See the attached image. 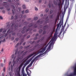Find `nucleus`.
<instances>
[{
	"label": "nucleus",
	"instance_id": "43",
	"mask_svg": "<svg viewBox=\"0 0 76 76\" xmlns=\"http://www.w3.org/2000/svg\"><path fill=\"white\" fill-rule=\"evenodd\" d=\"M15 41H18V40H19V38H16L15 39Z\"/></svg>",
	"mask_w": 76,
	"mask_h": 76
},
{
	"label": "nucleus",
	"instance_id": "7",
	"mask_svg": "<svg viewBox=\"0 0 76 76\" xmlns=\"http://www.w3.org/2000/svg\"><path fill=\"white\" fill-rule=\"evenodd\" d=\"M31 60H32L31 58L29 59V60H28L27 62L24 64V65L23 67V68H25L26 65H28V64L30 63V61H31Z\"/></svg>",
	"mask_w": 76,
	"mask_h": 76
},
{
	"label": "nucleus",
	"instance_id": "57",
	"mask_svg": "<svg viewBox=\"0 0 76 76\" xmlns=\"http://www.w3.org/2000/svg\"><path fill=\"white\" fill-rule=\"evenodd\" d=\"M24 12H25V11H24V10L22 11V12H21L22 14H24Z\"/></svg>",
	"mask_w": 76,
	"mask_h": 76
},
{
	"label": "nucleus",
	"instance_id": "14",
	"mask_svg": "<svg viewBox=\"0 0 76 76\" xmlns=\"http://www.w3.org/2000/svg\"><path fill=\"white\" fill-rule=\"evenodd\" d=\"M61 22H62V20H60L59 22V23L58 24H57L56 29H58V28H59V26H60V23H61Z\"/></svg>",
	"mask_w": 76,
	"mask_h": 76
},
{
	"label": "nucleus",
	"instance_id": "19",
	"mask_svg": "<svg viewBox=\"0 0 76 76\" xmlns=\"http://www.w3.org/2000/svg\"><path fill=\"white\" fill-rule=\"evenodd\" d=\"M22 73L23 76H27L26 74L24 72V71L23 70H22Z\"/></svg>",
	"mask_w": 76,
	"mask_h": 76
},
{
	"label": "nucleus",
	"instance_id": "63",
	"mask_svg": "<svg viewBox=\"0 0 76 76\" xmlns=\"http://www.w3.org/2000/svg\"><path fill=\"white\" fill-rule=\"evenodd\" d=\"M2 12L3 13H5V10H3L2 11Z\"/></svg>",
	"mask_w": 76,
	"mask_h": 76
},
{
	"label": "nucleus",
	"instance_id": "54",
	"mask_svg": "<svg viewBox=\"0 0 76 76\" xmlns=\"http://www.w3.org/2000/svg\"><path fill=\"white\" fill-rule=\"evenodd\" d=\"M30 35L26 37L27 39H28V38H30Z\"/></svg>",
	"mask_w": 76,
	"mask_h": 76
},
{
	"label": "nucleus",
	"instance_id": "36",
	"mask_svg": "<svg viewBox=\"0 0 76 76\" xmlns=\"http://www.w3.org/2000/svg\"><path fill=\"white\" fill-rule=\"evenodd\" d=\"M35 10H36V11H38V9L37 7H35Z\"/></svg>",
	"mask_w": 76,
	"mask_h": 76
},
{
	"label": "nucleus",
	"instance_id": "59",
	"mask_svg": "<svg viewBox=\"0 0 76 76\" xmlns=\"http://www.w3.org/2000/svg\"><path fill=\"white\" fill-rule=\"evenodd\" d=\"M3 9H4V7H0V9H1V10Z\"/></svg>",
	"mask_w": 76,
	"mask_h": 76
},
{
	"label": "nucleus",
	"instance_id": "64",
	"mask_svg": "<svg viewBox=\"0 0 76 76\" xmlns=\"http://www.w3.org/2000/svg\"><path fill=\"white\" fill-rule=\"evenodd\" d=\"M0 19H3V17L1 16H0Z\"/></svg>",
	"mask_w": 76,
	"mask_h": 76
},
{
	"label": "nucleus",
	"instance_id": "50",
	"mask_svg": "<svg viewBox=\"0 0 76 76\" xmlns=\"http://www.w3.org/2000/svg\"><path fill=\"white\" fill-rule=\"evenodd\" d=\"M26 59L24 60V61H26V60H28V58H26H26H25V59L26 58Z\"/></svg>",
	"mask_w": 76,
	"mask_h": 76
},
{
	"label": "nucleus",
	"instance_id": "40",
	"mask_svg": "<svg viewBox=\"0 0 76 76\" xmlns=\"http://www.w3.org/2000/svg\"><path fill=\"white\" fill-rule=\"evenodd\" d=\"M31 20V18H29L28 19H27V21H29Z\"/></svg>",
	"mask_w": 76,
	"mask_h": 76
},
{
	"label": "nucleus",
	"instance_id": "56",
	"mask_svg": "<svg viewBox=\"0 0 76 76\" xmlns=\"http://www.w3.org/2000/svg\"><path fill=\"white\" fill-rule=\"evenodd\" d=\"M19 11H20L21 10V8L20 7L18 8Z\"/></svg>",
	"mask_w": 76,
	"mask_h": 76
},
{
	"label": "nucleus",
	"instance_id": "46",
	"mask_svg": "<svg viewBox=\"0 0 76 76\" xmlns=\"http://www.w3.org/2000/svg\"><path fill=\"white\" fill-rule=\"evenodd\" d=\"M13 18H14L13 17V15H12L11 17V20H12V19H13Z\"/></svg>",
	"mask_w": 76,
	"mask_h": 76
},
{
	"label": "nucleus",
	"instance_id": "45",
	"mask_svg": "<svg viewBox=\"0 0 76 76\" xmlns=\"http://www.w3.org/2000/svg\"><path fill=\"white\" fill-rule=\"evenodd\" d=\"M19 45V43H17V45H16L15 46V47L16 48L17 47H18V46Z\"/></svg>",
	"mask_w": 76,
	"mask_h": 76
},
{
	"label": "nucleus",
	"instance_id": "41",
	"mask_svg": "<svg viewBox=\"0 0 76 76\" xmlns=\"http://www.w3.org/2000/svg\"><path fill=\"white\" fill-rule=\"evenodd\" d=\"M61 25H62V26H63V19H62V23H61Z\"/></svg>",
	"mask_w": 76,
	"mask_h": 76
},
{
	"label": "nucleus",
	"instance_id": "22",
	"mask_svg": "<svg viewBox=\"0 0 76 76\" xmlns=\"http://www.w3.org/2000/svg\"><path fill=\"white\" fill-rule=\"evenodd\" d=\"M29 23V22H27V21H25L23 23V24L24 25H28Z\"/></svg>",
	"mask_w": 76,
	"mask_h": 76
},
{
	"label": "nucleus",
	"instance_id": "44",
	"mask_svg": "<svg viewBox=\"0 0 76 76\" xmlns=\"http://www.w3.org/2000/svg\"><path fill=\"white\" fill-rule=\"evenodd\" d=\"M38 39V37H36L34 38V40H37Z\"/></svg>",
	"mask_w": 76,
	"mask_h": 76
},
{
	"label": "nucleus",
	"instance_id": "21",
	"mask_svg": "<svg viewBox=\"0 0 76 76\" xmlns=\"http://www.w3.org/2000/svg\"><path fill=\"white\" fill-rule=\"evenodd\" d=\"M34 54H35V56H33L31 58H30V59H31V60H32L33 58H34V57L35 56H37V55H38L37 54V53H34Z\"/></svg>",
	"mask_w": 76,
	"mask_h": 76
},
{
	"label": "nucleus",
	"instance_id": "47",
	"mask_svg": "<svg viewBox=\"0 0 76 76\" xmlns=\"http://www.w3.org/2000/svg\"><path fill=\"white\" fill-rule=\"evenodd\" d=\"M3 71L4 72H5V71H6V68L5 67H4L3 69Z\"/></svg>",
	"mask_w": 76,
	"mask_h": 76
},
{
	"label": "nucleus",
	"instance_id": "27",
	"mask_svg": "<svg viewBox=\"0 0 76 76\" xmlns=\"http://www.w3.org/2000/svg\"><path fill=\"white\" fill-rule=\"evenodd\" d=\"M33 28H36L37 27V24H35L33 26Z\"/></svg>",
	"mask_w": 76,
	"mask_h": 76
},
{
	"label": "nucleus",
	"instance_id": "23",
	"mask_svg": "<svg viewBox=\"0 0 76 76\" xmlns=\"http://www.w3.org/2000/svg\"><path fill=\"white\" fill-rule=\"evenodd\" d=\"M15 19L16 20V19H18V15H15Z\"/></svg>",
	"mask_w": 76,
	"mask_h": 76
},
{
	"label": "nucleus",
	"instance_id": "10",
	"mask_svg": "<svg viewBox=\"0 0 76 76\" xmlns=\"http://www.w3.org/2000/svg\"><path fill=\"white\" fill-rule=\"evenodd\" d=\"M64 27H63V26H62V29L59 34V35L58 36V37H60V35H61V33H62V32L64 31Z\"/></svg>",
	"mask_w": 76,
	"mask_h": 76
},
{
	"label": "nucleus",
	"instance_id": "20",
	"mask_svg": "<svg viewBox=\"0 0 76 76\" xmlns=\"http://www.w3.org/2000/svg\"><path fill=\"white\" fill-rule=\"evenodd\" d=\"M18 24L16 23L15 25L14 26L15 29H18Z\"/></svg>",
	"mask_w": 76,
	"mask_h": 76
},
{
	"label": "nucleus",
	"instance_id": "16",
	"mask_svg": "<svg viewBox=\"0 0 76 76\" xmlns=\"http://www.w3.org/2000/svg\"><path fill=\"white\" fill-rule=\"evenodd\" d=\"M69 24H68V25L67 26L66 28L65 31H64V32L63 33V36H64V34H65V33H66V31H67V29H68V28H69Z\"/></svg>",
	"mask_w": 76,
	"mask_h": 76
},
{
	"label": "nucleus",
	"instance_id": "28",
	"mask_svg": "<svg viewBox=\"0 0 76 76\" xmlns=\"http://www.w3.org/2000/svg\"><path fill=\"white\" fill-rule=\"evenodd\" d=\"M57 33H55L54 35V37H57Z\"/></svg>",
	"mask_w": 76,
	"mask_h": 76
},
{
	"label": "nucleus",
	"instance_id": "42",
	"mask_svg": "<svg viewBox=\"0 0 76 76\" xmlns=\"http://www.w3.org/2000/svg\"><path fill=\"white\" fill-rule=\"evenodd\" d=\"M30 47V45H29L27 46H26V47L25 48L26 49V48H29V47Z\"/></svg>",
	"mask_w": 76,
	"mask_h": 76
},
{
	"label": "nucleus",
	"instance_id": "33",
	"mask_svg": "<svg viewBox=\"0 0 76 76\" xmlns=\"http://www.w3.org/2000/svg\"><path fill=\"white\" fill-rule=\"evenodd\" d=\"M29 12V10H27L25 11V13H28Z\"/></svg>",
	"mask_w": 76,
	"mask_h": 76
},
{
	"label": "nucleus",
	"instance_id": "49",
	"mask_svg": "<svg viewBox=\"0 0 76 76\" xmlns=\"http://www.w3.org/2000/svg\"><path fill=\"white\" fill-rule=\"evenodd\" d=\"M52 13H53V11L52 10H51L50 11V14H51Z\"/></svg>",
	"mask_w": 76,
	"mask_h": 76
},
{
	"label": "nucleus",
	"instance_id": "29",
	"mask_svg": "<svg viewBox=\"0 0 76 76\" xmlns=\"http://www.w3.org/2000/svg\"><path fill=\"white\" fill-rule=\"evenodd\" d=\"M30 29L29 28H27V29H26L25 31V32H28V31H29Z\"/></svg>",
	"mask_w": 76,
	"mask_h": 76
},
{
	"label": "nucleus",
	"instance_id": "18",
	"mask_svg": "<svg viewBox=\"0 0 76 76\" xmlns=\"http://www.w3.org/2000/svg\"><path fill=\"white\" fill-rule=\"evenodd\" d=\"M33 25H34V24H33V23H30L28 25V28H30L31 27V26H32Z\"/></svg>",
	"mask_w": 76,
	"mask_h": 76
},
{
	"label": "nucleus",
	"instance_id": "9",
	"mask_svg": "<svg viewBox=\"0 0 76 76\" xmlns=\"http://www.w3.org/2000/svg\"><path fill=\"white\" fill-rule=\"evenodd\" d=\"M55 30H56V28L55 27H54L53 28V31L52 32H51L50 34V36L49 37V38H51V37H52L53 36H52V35H53V32L55 31Z\"/></svg>",
	"mask_w": 76,
	"mask_h": 76
},
{
	"label": "nucleus",
	"instance_id": "60",
	"mask_svg": "<svg viewBox=\"0 0 76 76\" xmlns=\"http://www.w3.org/2000/svg\"><path fill=\"white\" fill-rule=\"evenodd\" d=\"M2 31H3V28H1L0 29V32H2Z\"/></svg>",
	"mask_w": 76,
	"mask_h": 76
},
{
	"label": "nucleus",
	"instance_id": "37",
	"mask_svg": "<svg viewBox=\"0 0 76 76\" xmlns=\"http://www.w3.org/2000/svg\"><path fill=\"white\" fill-rule=\"evenodd\" d=\"M27 53V52L26 51L24 53H23V56H25L26 54Z\"/></svg>",
	"mask_w": 76,
	"mask_h": 76
},
{
	"label": "nucleus",
	"instance_id": "51",
	"mask_svg": "<svg viewBox=\"0 0 76 76\" xmlns=\"http://www.w3.org/2000/svg\"><path fill=\"white\" fill-rule=\"evenodd\" d=\"M43 22H44V21H41L40 22V24H42V23H43Z\"/></svg>",
	"mask_w": 76,
	"mask_h": 76
},
{
	"label": "nucleus",
	"instance_id": "61",
	"mask_svg": "<svg viewBox=\"0 0 76 76\" xmlns=\"http://www.w3.org/2000/svg\"><path fill=\"white\" fill-rule=\"evenodd\" d=\"M2 76H4V72H3L2 74Z\"/></svg>",
	"mask_w": 76,
	"mask_h": 76
},
{
	"label": "nucleus",
	"instance_id": "8",
	"mask_svg": "<svg viewBox=\"0 0 76 76\" xmlns=\"http://www.w3.org/2000/svg\"><path fill=\"white\" fill-rule=\"evenodd\" d=\"M69 0H68V5L66 6V3L65 4L64 6V13H66V9H67V7H69Z\"/></svg>",
	"mask_w": 76,
	"mask_h": 76
},
{
	"label": "nucleus",
	"instance_id": "35",
	"mask_svg": "<svg viewBox=\"0 0 76 76\" xmlns=\"http://www.w3.org/2000/svg\"><path fill=\"white\" fill-rule=\"evenodd\" d=\"M57 9L56 8L54 10V12L55 13H56L57 12Z\"/></svg>",
	"mask_w": 76,
	"mask_h": 76
},
{
	"label": "nucleus",
	"instance_id": "12",
	"mask_svg": "<svg viewBox=\"0 0 76 76\" xmlns=\"http://www.w3.org/2000/svg\"><path fill=\"white\" fill-rule=\"evenodd\" d=\"M4 6H5V8H7V10L8 11H9V10H10V8H8V7H9V5L5 4V5H4Z\"/></svg>",
	"mask_w": 76,
	"mask_h": 76
},
{
	"label": "nucleus",
	"instance_id": "38",
	"mask_svg": "<svg viewBox=\"0 0 76 76\" xmlns=\"http://www.w3.org/2000/svg\"><path fill=\"white\" fill-rule=\"evenodd\" d=\"M39 23H40V20H39L37 21V23L39 24Z\"/></svg>",
	"mask_w": 76,
	"mask_h": 76
},
{
	"label": "nucleus",
	"instance_id": "62",
	"mask_svg": "<svg viewBox=\"0 0 76 76\" xmlns=\"http://www.w3.org/2000/svg\"><path fill=\"white\" fill-rule=\"evenodd\" d=\"M11 40H14V37H11Z\"/></svg>",
	"mask_w": 76,
	"mask_h": 76
},
{
	"label": "nucleus",
	"instance_id": "6",
	"mask_svg": "<svg viewBox=\"0 0 76 76\" xmlns=\"http://www.w3.org/2000/svg\"><path fill=\"white\" fill-rule=\"evenodd\" d=\"M72 7H73L72 6H70L69 8V9L68 10V16H69L70 15V12H71V10H72ZM69 19V17L67 16L66 20V21L65 23L66 24L67 23V20Z\"/></svg>",
	"mask_w": 76,
	"mask_h": 76
},
{
	"label": "nucleus",
	"instance_id": "13",
	"mask_svg": "<svg viewBox=\"0 0 76 76\" xmlns=\"http://www.w3.org/2000/svg\"><path fill=\"white\" fill-rule=\"evenodd\" d=\"M34 53H33L32 54H31L30 55H28V56H27L26 57V58H28V59L29 58H30V57H31L32 56H34Z\"/></svg>",
	"mask_w": 76,
	"mask_h": 76
},
{
	"label": "nucleus",
	"instance_id": "1",
	"mask_svg": "<svg viewBox=\"0 0 76 76\" xmlns=\"http://www.w3.org/2000/svg\"><path fill=\"white\" fill-rule=\"evenodd\" d=\"M53 45V43H51L48 47V49L47 50L43 53L41 54L40 53L36 57L38 58V57H39L40 56H42V55H44L45 54H47V53H48V52H49V50H50V48H51V45Z\"/></svg>",
	"mask_w": 76,
	"mask_h": 76
},
{
	"label": "nucleus",
	"instance_id": "24",
	"mask_svg": "<svg viewBox=\"0 0 76 76\" xmlns=\"http://www.w3.org/2000/svg\"><path fill=\"white\" fill-rule=\"evenodd\" d=\"M23 39H22L21 40V42L20 43V45H21V44L23 42Z\"/></svg>",
	"mask_w": 76,
	"mask_h": 76
},
{
	"label": "nucleus",
	"instance_id": "3",
	"mask_svg": "<svg viewBox=\"0 0 76 76\" xmlns=\"http://www.w3.org/2000/svg\"><path fill=\"white\" fill-rule=\"evenodd\" d=\"M38 58L37 56H36L31 62L26 67V72H27V73H28V71L26 70H28V68L29 67H31L32 66V64H33V63L35 61V60L37 59Z\"/></svg>",
	"mask_w": 76,
	"mask_h": 76
},
{
	"label": "nucleus",
	"instance_id": "15",
	"mask_svg": "<svg viewBox=\"0 0 76 76\" xmlns=\"http://www.w3.org/2000/svg\"><path fill=\"white\" fill-rule=\"evenodd\" d=\"M49 27V26H48V25H45L43 27L44 30H45L47 29H48V28Z\"/></svg>",
	"mask_w": 76,
	"mask_h": 76
},
{
	"label": "nucleus",
	"instance_id": "48",
	"mask_svg": "<svg viewBox=\"0 0 76 76\" xmlns=\"http://www.w3.org/2000/svg\"><path fill=\"white\" fill-rule=\"evenodd\" d=\"M45 34V31H43V33H42V34L43 35H44Z\"/></svg>",
	"mask_w": 76,
	"mask_h": 76
},
{
	"label": "nucleus",
	"instance_id": "52",
	"mask_svg": "<svg viewBox=\"0 0 76 76\" xmlns=\"http://www.w3.org/2000/svg\"><path fill=\"white\" fill-rule=\"evenodd\" d=\"M48 6L49 7H51V4H48Z\"/></svg>",
	"mask_w": 76,
	"mask_h": 76
},
{
	"label": "nucleus",
	"instance_id": "55",
	"mask_svg": "<svg viewBox=\"0 0 76 76\" xmlns=\"http://www.w3.org/2000/svg\"><path fill=\"white\" fill-rule=\"evenodd\" d=\"M39 53H40V51H39L37 52V53H36V54L38 55V54H39Z\"/></svg>",
	"mask_w": 76,
	"mask_h": 76
},
{
	"label": "nucleus",
	"instance_id": "11",
	"mask_svg": "<svg viewBox=\"0 0 76 76\" xmlns=\"http://www.w3.org/2000/svg\"><path fill=\"white\" fill-rule=\"evenodd\" d=\"M12 13L13 14V15H14V11L15 12V7L14 5H12Z\"/></svg>",
	"mask_w": 76,
	"mask_h": 76
},
{
	"label": "nucleus",
	"instance_id": "30",
	"mask_svg": "<svg viewBox=\"0 0 76 76\" xmlns=\"http://www.w3.org/2000/svg\"><path fill=\"white\" fill-rule=\"evenodd\" d=\"M49 10V9H48V8H47L46 9V10H45V12L46 13H48V12Z\"/></svg>",
	"mask_w": 76,
	"mask_h": 76
},
{
	"label": "nucleus",
	"instance_id": "53",
	"mask_svg": "<svg viewBox=\"0 0 76 76\" xmlns=\"http://www.w3.org/2000/svg\"><path fill=\"white\" fill-rule=\"evenodd\" d=\"M10 76H12V72H9Z\"/></svg>",
	"mask_w": 76,
	"mask_h": 76
},
{
	"label": "nucleus",
	"instance_id": "31",
	"mask_svg": "<svg viewBox=\"0 0 76 76\" xmlns=\"http://www.w3.org/2000/svg\"><path fill=\"white\" fill-rule=\"evenodd\" d=\"M38 17H35L34 18V20H37V19H38Z\"/></svg>",
	"mask_w": 76,
	"mask_h": 76
},
{
	"label": "nucleus",
	"instance_id": "5",
	"mask_svg": "<svg viewBox=\"0 0 76 76\" xmlns=\"http://www.w3.org/2000/svg\"><path fill=\"white\" fill-rule=\"evenodd\" d=\"M23 63H22L21 64H20L19 67L17 69V74L19 76H20V69H21V68L23 66Z\"/></svg>",
	"mask_w": 76,
	"mask_h": 76
},
{
	"label": "nucleus",
	"instance_id": "2",
	"mask_svg": "<svg viewBox=\"0 0 76 76\" xmlns=\"http://www.w3.org/2000/svg\"><path fill=\"white\" fill-rule=\"evenodd\" d=\"M38 58L37 56H36L31 62L26 67V72H27V73H28V71L26 70H28V68L29 67H31L32 66V64H33V63L35 61V60L37 59Z\"/></svg>",
	"mask_w": 76,
	"mask_h": 76
},
{
	"label": "nucleus",
	"instance_id": "32",
	"mask_svg": "<svg viewBox=\"0 0 76 76\" xmlns=\"http://www.w3.org/2000/svg\"><path fill=\"white\" fill-rule=\"evenodd\" d=\"M22 7L24 9H26V6H25V5H23L22 6Z\"/></svg>",
	"mask_w": 76,
	"mask_h": 76
},
{
	"label": "nucleus",
	"instance_id": "58",
	"mask_svg": "<svg viewBox=\"0 0 76 76\" xmlns=\"http://www.w3.org/2000/svg\"><path fill=\"white\" fill-rule=\"evenodd\" d=\"M45 48H46L45 47L42 50H43V51H45Z\"/></svg>",
	"mask_w": 76,
	"mask_h": 76
},
{
	"label": "nucleus",
	"instance_id": "26",
	"mask_svg": "<svg viewBox=\"0 0 76 76\" xmlns=\"http://www.w3.org/2000/svg\"><path fill=\"white\" fill-rule=\"evenodd\" d=\"M28 28V27H27V26H25L23 28V30H24L25 31V29H27Z\"/></svg>",
	"mask_w": 76,
	"mask_h": 76
},
{
	"label": "nucleus",
	"instance_id": "39",
	"mask_svg": "<svg viewBox=\"0 0 76 76\" xmlns=\"http://www.w3.org/2000/svg\"><path fill=\"white\" fill-rule=\"evenodd\" d=\"M21 32L22 34H24L25 32V31L24 30H23Z\"/></svg>",
	"mask_w": 76,
	"mask_h": 76
},
{
	"label": "nucleus",
	"instance_id": "25",
	"mask_svg": "<svg viewBox=\"0 0 76 76\" xmlns=\"http://www.w3.org/2000/svg\"><path fill=\"white\" fill-rule=\"evenodd\" d=\"M57 37H53L52 39H51V41H54L55 40V39H56Z\"/></svg>",
	"mask_w": 76,
	"mask_h": 76
},
{
	"label": "nucleus",
	"instance_id": "4",
	"mask_svg": "<svg viewBox=\"0 0 76 76\" xmlns=\"http://www.w3.org/2000/svg\"><path fill=\"white\" fill-rule=\"evenodd\" d=\"M61 3V0H56V1L54 0V4L56 6L58 5L59 9H60Z\"/></svg>",
	"mask_w": 76,
	"mask_h": 76
},
{
	"label": "nucleus",
	"instance_id": "17",
	"mask_svg": "<svg viewBox=\"0 0 76 76\" xmlns=\"http://www.w3.org/2000/svg\"><path fill=\"white\" fill-rule=\"evenodd\" d=\"M17 36H18L19 38H21V37H22V35L21 34V33H18L17 34Z\"/></svg>",
	"mask_w": 76,
	"mask_h": 76
},
{
	"label": "nucleus",
	"instance_id": "34",
	"mask_svg": "<svg viewBox=\"0 0 76 76\" xmlns=\"http://www.w3.org/2000/svg\"><path fill=\"white\" fill-rule=\"evenodd\" d=\"M42 29H40L39 31V34H40L42 33Z\"/></svg>",
	"mask_w": 76,
	"mask_h": 76
}]
</instances>
